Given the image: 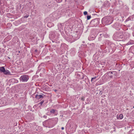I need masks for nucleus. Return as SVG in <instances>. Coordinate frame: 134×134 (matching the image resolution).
I'll list each match as a JSON object with an SVG mask.
<instances>
[{"instance_id":"nucleus-8","label":"nucleus","mask_w":134,"mask_h":134,"mask_svg":"<svg viewBox=\"0 0 134 134\" xmlns=\"http://www.w3.org/2000/svg\"><path fill=\"white\" fill-rule=\"evenodd\" d=\"M96 78V77H94L92 78L91 80V81L92 82L93 81V80L94 79H95Z\"/></svg>"},{"instance_id":"nucleus-6","label":"nucleus","mask_w":134,"mask_h":134,"mask_svg":"<svg viewBox=\"0 0 134 134\" xmlns=\"http://www.w3.org/2000/svg\"><path fill=\"white\" fill-rule=\"evenodd\" d=\"M55 110L53 109H52L51 110L50 112L54 114L55 112Z\"/></svg>"},{"instance_id":"nucleus-10","label":"nucleus","mask_w":134,"mask_h":134,"mask_svg":"<svg viewBox=\"0 0 134 134\" xmlns=\"http://www.w3.org/2000/svg\"><path fill=\"white\" fill-rule=\"evenodd\" d=\"M43 102H44V101H41V102H40V104L41 105H42V104H43Z\"/></svg>"},{"instance_id":"nucleus-12","label":"nucleus","mask_w":134,"mask_h":134,"mask_svg":"<svg viewBox=\"0 0 134 134\" xmlns=\"http://www.w3.org/2000/svg\"><path fill=\"white\" fill-rule=\"evenodd\" d=\"M61 129L62 130H63L64 129V128L63 127H62L61 128Z\"/></svg>"},{"instance_id":"nucleus-16","label":"nucleus","mask_w":134,"mask_h":134,"mask_svg":"<svg viewBox=\"0 0 134 134\" xmlns=\"http://www.w3.org/2000/svg\"><path fill=\"white\" fill-rule=\"evenodd\" d=\"M28 16H26L25 17H26V18H27L28 17Z\"/></svg>"},{"instance_id":"nucleus-3","label":"nucleus","mask_w":134,"mask_h":134,"mask_svg":"<svg viewBox=\"0 0 134 134\" xmlns=\"http://www.w3.org/2000/svg\"><path fill=\"white\" fill-rule=\"evenodd\" d=\"M4 74L5 75H9L10 74V72L8 70H5L3 72Z\"/></svg>"},{"instance_id":"nucleus-1","label":"nucleus","mask_w":134,"mask_h":134,"mask_svg":"<svg viewBox=\"0 0 134 134\" xmlns=\"http://www.w3.org/2000/svg\"><path fill=\"white\" fill-rule=\"evenodd\" d=\"M29 79V76L26 75L21 76L20 77V80L23 82H27Z\"/></svg>"},{"instance_id":"nucleus-18","label":"nucleus","mask_w":134,"mask_h":134,"mask_svg":"<svg viewBox=\"0 0 134 134\" xmlns=\"http://www.w3.org/2000/svg\"><path fill=\"white\" fill-rule=\"evenodd\" d=\"M37 51V50H35V51Z\"/></svg>"},{"instance_id":"nucleus-15","label":"nucleus","mask_w":134,"mask_h":134,"mask_svg":"<svg viewBox=\"0 0 134 134\" xmlns=\"http://www.w3.org/2000/svg\"><path fill=\"white\" fill-rule=\"evenodd\" d=\"M103 97H105V95H103Z\"/></svg>"},{"instance_id":"nucleus-7","label":"nucleus","mask_w":134,"mask_h":134,"mask_svg":"<svg viewBox=\"0 0 134 134\" xmlns=\"http://www.w3.org/2000/svg\"><path fill=\"white\" fill-rule=\"evenodd\" d=\"M91 18V16L88 15L87 16V20L90 19Z\"/></svg>"},{"instance_id":"nucleus-14","label":"nucleus","mask_w":134,"mask_h":134,"mask_svg":"<svg viewBox=\"0 0 134 134\" xmlns=\"http://www.w3.org/2000/svg\"><path fill=\"white\" fill-rule=\"evenodd\" d=\"M83 97H82V98H81V100H83Z\"/></svg>"},{"instance_id":"nucleus-17","label":"nucleus","mask_w":134,"mask_h":134,"mask_svg":"<svg viewBox=\"0 0 134 134\" xmlns=\"http://www.w3.org/2000/svg\"><path fill=\"white\" fill-rule=\"evenodd\" d=\"M9 37H10V36H8V38H9Z\"/></svg>"},{"instance_id":"nucleus-5","label":"nucleus","mask_w":134,"mask_h":134,"mask_svg":"<svg viewBox=\"0 0 134 134\" xmlns=\"http://www.w3.org/2000/svg\"><path fill=\"white\" fill-rule=\"evenodd\" d=\"M124 116L122 114H120L119 115V119H121L123 118Z\"/></svg>"},{"instance_id":"nucleus-20","label":"nucleus","mask_w":134,"mask_h":134,"mask_svg":"<svg viewBox=\"0 0 134 134\" xmlns=\"http://www.w3.org/2000/svg\"><path fill=\"white\" fill-rule=\"evenodd\" d=\"M133 108H134V106H133Z\"/></svg>"},{"instance_id":"nucleus-19","label":"nucleus","mask_w":134,"mask_h":134,"mask_svg":"<svg viewBox=\"0 0 134 134\" xmlns=\"http://www.w3.org/2000/svg\"><path fill=\"white\" fill-rule=\"evenodd\" d=\"M111 73L112 74V72H111Z\"/></svg>"},{"instance_id":"nucleus-9","label":"nucleus","mask_w":134,"mask_h":134,"mask_svg":"<svg viewBox=\"0 0 134 134\" xmlns=\"http://www.w3.org/2000/svg\"><path fill=\"white\" fill-rule=\"evenodd\" d=\"M83 13H84V14L85 15H87V12L86 11H85Z\"/></svg>"},{"instance_id":"nucleus-4","label":"nucleus","mask_w":134,"mask_h":134,"mask_svg":"<svg viewBox=\"0 0 134 134\" xmlns=\"http://www.w3.org/2000/svg\"><path fill=\"white\" fill-rule=\"evenodd\" d=\"M5 70V69L4 67L2 66L0 67V71L1 72H3Z\"/></svg>"},{"instance_id":"nucleus-2","label":"nucleus","mask_w":134,"mask_h":134,"mask_svg":"<svg viewBox=\"0 0 134 134\" xmlns=\"http://www.w3.org/2000/svg\"><path fill=\"white\" fill-rule=\"evenodd\" d=\"M35 97L36 98L38 99H39L41 98H43V97L41 95L36 94Z\"/></svg>"},{"instance_id":"nucleus-13","label":"nucleus","mask_w":134,"mask_h":134,"mask_svg":"<svg viewBox=\"0 0 134 134\" xmlns=\"http://www.w3.org/2000/svg\"><path fill=\"white\" fill-rule=\"evenodd\" d=\"M51 24V23H48V24L47 26H48L49 25H50Z\"/></svg>"},{"instance_id":"nucleus-11","label":"nucleus","mask_w":134,"mask_h":134,"mask_svg":"<svg viewBox=\"0 0 134 134\" xmlns=\"http://www.w3.org/2000/svg\"><path fill=\"white\" fill-rule=\"evenodd\" d=\"M116 118L117 119H119V116L118 115H116Z\"/></svg>"}]
</instances>
